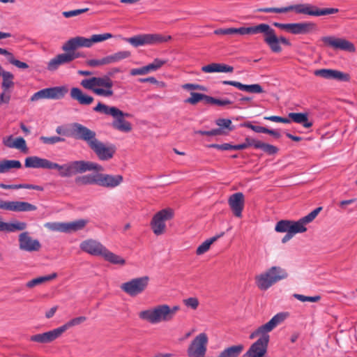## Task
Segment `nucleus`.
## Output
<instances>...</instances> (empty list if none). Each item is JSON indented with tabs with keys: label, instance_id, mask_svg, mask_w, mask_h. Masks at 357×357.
I'll return each instance as SVG.
<instances>
[{
	"label": "nucleus",
	"instance_id": "obj_1",
	"mask_svg": "<svg viewBox=\"0 0 357 357\" xmlns=\"http://www.w3.org/2000/svg\"><path fill=\"white\" fill-rule=\"evenodd\" d=\"M288 317V312L278 313L269 321L252 332L250 335V339H254L259 335H261V337L250 346L244 354V357H263L267 351L269 342L268 333L282 324Z\"/></svg>",
	"mask_w": 357,
	"mask_h": 357
},
{
	"label": "nucleus",
	"instance_id": "obj_2",
	"mask_svg": "<svg viewBox=\"0 0 357 357\" xmlns=\"http://www.w3.org/2000/svg\"><path fill=\"white\" fill-rule=\"evenodd\" d=\"M321 207H318L310 212L308 215L303 217L298 221H291L287 220H282L279 221L275 227V229L278 232H293V233H303L307 230L305 227L306 224H308L314 220L317 216L319 213L321 211Z\"/></svg>",
	"mask_w": 357,
	"mask_h": 357
},
{
	"label": "nucleus",
	"instance_id": "obj_3",
	"mask_svg": "<svg viewBox=\"0 0 357 357\" xmlns=\"http://www.w3.org/2000/svg\"><path fill=\"white\" fill-rule=\"evenodd\" d=\"M93 110L102 114L112 116L114 120L112 122V126L115 130L125 133L132 130V124L122 117L123 112L119 108L98 102Z\"/></svg>",
	"mask_w": 357,
	"mask_h": 357
},
{
	"label": "nucleus",
	"instance_id": "obj_4",
	"mask_svg": "<svg viewBox=\"0 0 357 357\" xmlns=\"http://www.w3.org/2000/svg\"><path fill=\"white\" fill-rule=\"evenodd\" d=\"M287 271L280 266H272L266 271L256 275L255 283L261 291H266L278 282L288 278Z\"/></svg>",
	"mask_w": 357,
	"mask_h": 357
},
{
	"label": "nucleus",
	"instance_id": "obj_5",
	"mask_svg": "<svg viewBox=\"0 0 357 357\" xmlns=\"http://www.w3.org/2000/svg\"><path fill=\"white\" fill-rule=\"evenodd\" d=\"M168 314L167 305L162 304L142 310L139 313V317L140 319L147 321L151 324H157L161 322L169 321L167 316Z\"/></svg>",
	"mask_w": 357,
	"mask_h": 357
},
{
	"label": "nucleus",
	"instance_id": "obj_6",
	"mask_svg": "<svg viewBox=\"0 0 357 357\" xmlns=\"http://www.w3.org/2000/svg\"><path fill=\"white\" fill-rule=\"evenodd\" d=\"M95 136L96 133L91 131V149L93 151L100 160L108 161L111 160L116 151L115 145L100 141Z\"/></svg>",
	"mask_w": 357,
	"mask_h": 357
},
{
	"label": "nucleus",
	"instance_id": "obj_7",
	"mask_svg": "<svg viewBox=\"0 0 357 357\" xmlns=\"http://www.w3.org/2000/svg\"><path fill=\"white\" fill-rule=\"evenodd\" d=\"M174 211L171 208H165L158 211L152 218L150 225L156 236L163 234L167 229L166 222L174 218Z\"/></svg>",
	"mask_w": 357,
	"mask_h": 357
},
{
	"label": "nucleus",
	"instance_id": "obj_8",
	"mask_svg": "<svg viewBox=\"0 0 357 357\" xmlns=\"http://www.w3.org/2000/svg\"><path fill=\"white\" fill-rule=\"evenodd\" d=\"M263 38L264 43L269 47L271 50L275 53H279L282 51L280 44L291 45V43L284 36L278 37L275 30L268 24H266Z\"/></svg>",
	"mask_w": 357,
	"mask_h": 357
},
{
	"label": "nucleus",
	"instance_id": "obj_9",
	"mask_svg": "<svg viewBox=\"0 0 357 357\" xmlns=\"http://www.w3.org/2000/svg\"><path fill=\"white\" fill-rule=\"evenodd\" d=\"M56 169L61 177H70L89 170V162L84 160L71 161L63 165L56 163Z\"/></svg>",
	"mask_w": 357,
	"mask_h": 357
},
{
	"label": "nucleus",
	"instance_id": "obj_10",
	"mask_svg": "<svg viewBox=\"0 0 357 357\" xmlns=\"http://www.w3.org/2000/svg\"><path fill=\"white\" fill-rule=\"evenodd\" d=\"M149 278L142 276L135 278L122 283L121 289L131 297L137 296L142 294L148 287Z\"/></svg>",
	"mask_w": 357,
	"mask_h": 357
},
{
	"label": "nucleus",
	"instance_id": "obj_11",
	"mask_svg": "<svg viewBox=\"0 0 357 357\" xmlns=\"http://www.w3.org/2000/svg\"><path fill=\"white\" fill-rule=\"evenodd\" d=\"M287 12L294 10L298 14H305L312 16H321L334 14L338 12L337 8L319 9L309 3H300L287 6Z\"/></svg>",
	"mask_w": 357,
	"mask_h": 357
},
{
	"label": "nucleus",
	"instance_id": "obj_12",
	"mask_svg": "<svg viewBox=\"0 0 357 357\" xmlns=\"http://www.w3.org/2000/svg\"><path fill=\"white\" fill-rule=\"evenodd\" d=\"M123 178L120 174H108L104 173H91V183L107 188H114L120 185Z\"/></svg>",
	"mask_w": 357,
	"mask_h": 357
},
{
	"label": "nucleus",
	"instance_id": "obj_13",
	"mask_svg": "<svg viewBox=\"0 0 357 357\" xmlns=\"http://www.w3.org/2000/svg\"><path fill=\"white\" fill-rule=\"evenodd\" d=\"M87 224V220H77L69 222H46L45 227L52 231L70 234L82 229Z\"/></svg>",
	"mask_w": 357,
	"mask_h": 357
},
{
	"label": "nucleus",
	"instance_id": "obj_14",
	"mask_svg": "<svg viewBox=\"0 0 357 357\" xmlns=\"http://www.w3.org/2000/svg\"><path fill=\"white\" fill-rule=\"evenodd\" d=\"M112 79L104 76L101 77H91V91L98 96L109 97L113 95Z\"/></svg>",
	"mask_w": 357,
	"mask_h": 357
},
{
	"label": "nucleus",
	"instance_id": "obj_15",
	"mask_svg": "<svg viewBox=\"0 0 357 357\" xmlns=\"http://www.w3.org/2000/svg\"><path fill=\"white\" fill-rule=\"evenodd\" d=\"M208 338L205 333L197 335L189 345L187 353L189 357H204L207 351Z\"/></svg>",
	"mask_w": 357,
	"mask_h": 357
},
{
	"label": "nucleus",
	"instance_id": "obj_16",
	"mask_svg": "<svg viewBox=\"0 0 357 357\" xmlns=\"http://www.w3.org/2000/svg\"><path fill=\"white\" fill-rule=\"evenodd\" d=\"M24 166L27 168H42L56 169V163L38 156H29L25 159Z\"/></svg>",
	"mask_w": 357,
	"mask_h": 357
},
{
	"label": "nucleus",
	"instance_id": "obj_17",
	"mask_svg": "<svg viewBox=\"0 0 357 357\" xmlns=\"http://www.w3.org/2000/svg\"><path fill=\"white\" fill-rule=\"evenodd\" d=\"M19 245L21 250L27 252L38 251L41 248L40 242L33 239L26 231L20 234Z\"/></svg>",
	"mask_w": 357,
	"mask_h": 357
},
{
	"label": "nucleus",
	"instance_id": "obj_18",
	"mask_svg": "<svg viewBox=\"0 0 357 357\" xmlns=\"http://www.w3.org/2000/svg\"><path fill=\"white\" fill-rule=\"evenodd\" d=\"M229 206L236 217L241 218L244 208L245 198L242 192L232 194L228 199Z\"/></svg>",
	"mask_w": 357,
	"mask_h": 357
},
{
	"label": "nucleus",
	"instance_id": "obj_19",
	"mask_svg": "<svg viewBox=\"0 0 357 357\" xmlns=\"http://www.w3.org/2000/svg\"><path fill=\"white\" fill-rule=\"evenodd\" d=\"M314 75L326 79L349 81V75L347 73L333 69H318L314 71Z\"/></svg>",
	"mask_w": 357,
	"mask_h": 357
},
{
	"label": "nucleus",
	"instance_id": "obj_20",
	"mask_svg": "<svg viewBox=\"0 0 357 357\" xmlns=\"http://www.w3.org/2000/svg\"><path fill=\"white\" fill-rule=\"evenodd\" d=\"M322 41L326 44L331 45V47L340 49L343 50H347L349 52H354L355 48L352 43L347 40L336 38L331 36L324 37Z\"/></svg>",
	"mask_w": 357,
	"mask_h": 357
},
{
	"label": "nucleus",
	"instance_id": "obj_21",
	"mask_svg": "<svg viewBox=\"0 0 357 357\" xmlns=\"http://www.w3.org/2000/svg\"><path fill=\"white\" fill-rule=\"evenodd\" d=\"M76 58L74 53H63L51 59L47 65L50 71L56 70L61 65L68 63Z\"/></svg>",
	"mask_w": 357,
	"mask_h": 357
},
{
	"label": "nucleus",
	"instance_id": "obj_22",
	"mask_svg": "<svg viewBox=\"0 0 357 357\" xmlns=\"http://www.w3.org/2000/svg\"><path fill=\"white\" fill-rule=\"evenodd\" d=\"M70 137H74L77 139H83L86 142H89V129L78 123L70 124Z\"/></svg>",
	"mask_w": 357,
	"mask_h": 357
},
{
	"label": "nucleus",
	"instance_id": "obj_23",
	"mask_svg": "<svg viewBox=\"0 0 357 357\" xmlns=\"http://www.w3.org/2000/svg\"><path fill=\"white\" fill-rule=\"evenodd\" d=\"M61 334L59 328H57L46 333L32 335L30 340L40 343H48L59 337Z\"/></svg>",
	"mask_w": 357,
	"mask_h": 357
},
{
	"label": "nucleus",
	"instance_id": "obj_24",
	"mask_svg": "<svg viewBox=\"0 0 357 357\" xmlns=\"http://www.w3.org/2000/svg\"><path fill=\"white\" fill-rule=\"evenodd\" d=\"M10 36H11V35L9 33H5V32L0 31V40L7 38ZM0 54L6 56L10 63L15 66L16 67H17L19 68L26 69L29 68V66L27 63L15 59L13 54L5 49L0 48Z\"/></svg>",
	"mask_w": 357,
	"mask_h": 357
},
{
	"label": "nucleus",
	"instance_id": "obj_25",
	"mask_svg": "<svg viewBox=\"0 0 357 357\" xmlns=\"http://www.w3.org/2000/svg\"><path fill=\"white\" fill-rule=\"evenodd\" d=\"M221 83L224 85H231L236 87L239 90L244 91L249 93H261L264 92V90L260 84H243L241 82L236 81H222Z\"/></svg>",
	"mask_w": 357,
	"mask_h": 357
},
{
	"label": "nucleus",
	"instance_id": "obj_26",
	"mask_svg": "<svg viewBox=\"0 0 357 357\" xmlns=\"http://www.w3.org/2000/svg\"><path fill=\"white\" fill-rule=\"evenodd\" d=\"M80 47H89V38L77 36L68 40L63 46L66 52L73 51Z\"/></svg>",
	"mask_w": 357,
	"mask_h": 357
},
{
	"label": "nucleus",
	"instance_id": "obj_27",
	"mask_svg": "<svg viewBox=\"0 0 357 357\" xmlns=\"http://www.w3.org/2000/svg\"><path fill=\"white\" fill-rule=\"evenodd\" d=\"M202 71L206 73H232L234 68L231 66L220 63H212L206 66L202 67Z\"/></svg>",
	"mask_w": 357,
	"mask_h": 357
},
{
	"label": "nucleus",
	"instance_id": "obj_28",
	"mask_svg": "<svg viewBox=\"0 0 357 357\" xmlns=\"http://www.w3.org/2000/svg\"><path fill=\"white\" fill-rule=\"evenodd\" d=\"M315 28V24L312 22H305L291 23L290 33L292 34H307Z\"/></svg>",
	"mask_w": 357,
	"mask_h": 357
},
{
	"label": "nucleus",
	"instance_id": "obj_29",
	"mask_svg": "<svg viewBox=\"0 0 357 357\" xmlns=\"http://www.w3.org/2000/svg\"><path fill=\"white\" fill-rule=\"evenodd\" d=\"M37 207L26 202L13 201L10 202V211L24 212L36 211Z\"/></svg>",
	"mask_w": 357,
	"mask_h": 357
},
{
	"label": "nucleus",
	"instance_id": "obj_30",
	"mask_svg": "<svg viewBox=\"0 0 357 357\" xmlns=\"http://www.w3.org/2000/svg\"><path fill=\"white\" fill-rule=\"evenodd\" d=\"M288 116L292 121L301 124L305 128H309L312 126V122L308 120V115L307 113L291 112L289 113Z\"/></svg>",
	"mask_w": 357,
	"mask_h": 357
},
{
	"label": "nucleus",
	"instance_id": "obj_31",
	"mask_svg": "<svg viewBox=\"0 0 357 357\" xmlns=\"http://www.w3.org/2000/svg\"><path fill=\"white\" fill-rule=\"evenodd\" d=\"M244 349L243 344L233 345L225 348L218 355L219 357H238Z\"/></svg>",
	"mask_w": 357,
	"mask_h": 357
},
{
	"label": "nucleus",
	"instance_id": "obj_32",
	"mask_svg": "<svg viewBox=\"0 0 357 357\" xmlns=\"http://www.w3.org/2000/svg\"><path fill=\"white\" fill-rule=\"evenodd\" d=\"M265 23L259 24L255 26H252L249 27H239L238 28V34L240 35H255V34H264V31L265 28Z\"/></svg>",
	"mask_w": 357,
	"mask_h": 357
},
{
	"label": "nucleus",
	"instance_id": "obj_33",
	"mask_svg": "<svg viewBox=\"0 0 357 357\" xmlns=\"http://www.w3.org/2000/svg\"><path fill=\"white\" fill-rule=\"evenodd\" d=\"M70 97L73 100H77L80 105H89V96L84 94L79 88L73 87L71 89Z\"/></svg>",
	"mask_w": 357,
	"mask_h": 357
},
{
	"label": "nucleus",
	"instance_id": "obj_34",
	"mask_svg": "<svg viewBox=\"0 0 357 357\" xmlns=\"http://www.w3.org/2000/svg\"><path fill=\"white\" fill-rule=\"evenodd\" d=\"M57 276L56 273H53L48 275L41 276L36 278H33L31 280L29 281L26 284V287L29 289H32L36 286L43 284L45 282H47L50 280L55 279Z\"/></svg>",
	"mask_w": 357,
	"mask_h": 357
},
{
	"label": "nucleus",
	"instance_id": "obj_35",
	"mask_svg": "<svg viewBox=\"0 0 357 357\" xmlns=\"http://www.w3.org/2000/svg\"><path fill=\"white\" fill-rule=\"evenodd\" d=\"M50 99L59 100L65 96L68 92L67 86H60L47 88Z\"/></svg>",
	"mask_w": 357,
	"mask_h": 357
},
{
	"label": "nucleus",
	"instance_id": "obj_36",
	"mask_svg": "<svg viewBox=\"0 0 357 357\" xmlns=\"http://www.w3.org/2000/svg\"><path fill=\"white\" fill-rule=\"evenodd\" d=\"M172 39L171 36H165L159 33L146 34L148 45H158L167 43Z\"/></svg>",
	"mask_w": 357,
	"mask_h": 357
},
{
	"label": "nucleus",
	"instance_id": "obj_37",
	"mask_svg": "<svg viewBox=\"0 0 357 357\" xmlns=\"http://www.w3.org/2000/svg\"><path fill=\"white\" fill-rule=\"evenodd\" d=\"M108 249L100 242L91 240V255L104 258Z\"/></svg>",
	"mask_w": 357,
	"mask_h": 357
},
{
	"label": "nucleus",
	"instance_id": "obj_38",
	"mask_svg": "<svg viewBox=\"0 0 357 357\" xmlns=\"http://www.w3.org/2000/svg\"><path fill=\"white\" fill-rule=\"evenodd\" d=\"M103 259L114 265L123 266L126 264V260L121 256L118 255L109 250Z\"/></svg>",
	"mask_w": 357,
	"mask_h": 357
},
{
	"label": "nucleus",
	"instance_id": "obj_39",
	"mask_svg": "<svg viewBox=\"0 0 357 357\" xmlns=\"http://www.w3.org/2000/svg\"><path fill=\"white\" fill-rule=\"evenodd\" d=\"M1 76L3 78L1 87L4 91H6L9 88H11L14 86V75L10 72L4 70L3 73H1Z\"/></svg>",
	"mask_w": 357,
	"mask_h": 357
},
{
	"label": "nucleus",
	"instance_id": "obj_40",
	"mask_svg": "<svg viewBox=\"0 0 357 357\" xmlns=\"http://www.w3.org/2000/svg\"><path fill=\"white\" fill-rule=\"evenodd\" d=\"M86 320V317H76V318H74L70 321H68V322H66L65 324H63V326L59 327L61 333H64L66 331H67L68 329L73 327V326H77V325H79L81 324L82 323H83L84 321H85Z\"/></svg>",
	"mask_w": 357,
	"mask_h": 357
},
{
	"label": "nucleus",
	"instance_id": "obj_41",
	"mask_svg": "<svg viewBox=\"0 0 357 357\" xmlns=\"http://www.w3.org/2000/svg\"><path fill=\"white\" fill-rule=\"evenodd\" d=\"M218 238V236H213L212 238H210L207 240H206L204 242H203L199 246H198V248H197V250H196V254L197 255H203L204 254L205 252H206L211 245Z\"/></svg>",
	"mask_w": 357,
	"mask_h": 357
},
{
	"label": "nucleus",
	"instance_id": "obj_42",
	"mask_svg": "<svg viewBox=\"0 0 357 357\" xmlns=\"http://www.w3.org/2000/svg\"><path fill=\"white\" fill-rule=\"evenodd\" d=\"M127 41L134 47L142 46L147 44L146 34L138 35L127 39Z\"/></svg>",
	"mask_w": 357,
	"mask_h": 357
},
{
	"label": "nucleus",
	"instance_id": "obj_43",
	"mask_svg": "<svg viewBox=\"0 0 357 357\" xmlns=\"http://www.w3.org/2000/svg\"><path fill=\"white\" fill-rule=\"evenodd\" d=\"M26 228V224L24 222L15 221V222L6 223V232H14L22 231Z\"/></svg>",
	"mask_w": 357,
	"mask_h": 357
},
{
	"label": "nucleus",
	"instance_id": "obj_44",
	"mask_svg": "<svg viewBox=\"0 0 357 357\" xmlns=\"http://www.w3.org/2000/svg\"><path fill=\"white\" fill-rule=\"evenodd\" d=\"M255 149H260L271 155L275 154L278 151V149L275 146L264 143L259 140H257V144H255Z\"/></svg>",
	"mask_w": 357,
	"mask_h": 357
},
{
	"label": "nucleus",
	"instance_id": "obj_45",
	"mask_svg": "<svg viewBox=\"0 0 357 357\" xmlns=\"http://www.w3.org/2000/svg\"><path fill=\"white\" fill-rule=\"evenodd\" d=\"M130 56V52L127 51H122L116 52L112 55L107 56V60L109 63H116L122 59L128 58Z\"/></svg>",
	"mask_w": 357,
	"mask_h": 357
},
{
	"label": "nucleus",
	"instance_id": "obj_46",
	"mask_svg": "<svg viewBox=\"0 0 357 357\" xmlns=\"http://www.w3.org/2000/svg\"><path fill=\"white\" fill-rule=\"evenodd\" d=\"M190 96H191L186 99L185 102L191 105H195L202 100H205L207 102V98H208V96L195 92H192Z\"/></svg>",
	"mask_w": 357,
	"mask_h": 357
},
{
	"label": "nucleus",
	"instance_id": "obj_47",
	"mask_svg": "<svg viewBox=\"0 0 357 357\" xmlns=\"http://www.w3.org/2000/svg\"><path fill=\"white\" fill-rule=\"evenodd\" d=\"M257 139L246 137L245 142L243 144H240L238 145H233L234 150H243L245 149L250 146H254L255 148V144H257Z\"/></svg>",
	"mask_w": 357,
	"mask_h": 357
},
{
	"label": "nucleus",
	"instance_id": "obj_48",
	"mask_svg": "<svg viewBox=\"0 0 357 357\" xmlns=\"http://www.w3.org/2000/svg\"><path fill=\"white\" fill-rule=\"evenodd\" d=\"M215 124L218 126L223 130L224 128L227 129L229 131L234 130L232 122L228 119H218L215 121Z\"/></svg>",
	"mask_w": 357,
	"mask_h": 357
},
{
	"label": "nucleus",
	"instance_id": "obj_49",
	"mask_svg": "<svg viewBox=\"0 0 357 357\" xmlns=\"http://www.w3.org/2000/svg\"><path fill=\"white\" fill-rule=\"evenodd\" d=\"M207 103L217 105L218 106L224 107V106L231 105L232 103V102L227 98L218 99V98H215L208 96V98H207Z\"/></svg>",
	"mask_w": 357,
	"mask_h": 357
},
{
	"label": "nucleus",
	"instance_id": "obj_50",
	"mask_svg": "<svg viewBox=\"0 0 357 357\" xmlns=\"http://www.w3.org/2000/svg\"><path fill=\"white\" fill-rule=\"evenodd\" d=\"M112 37L113 36L109 33H105L102 34H93L91 36V44L102 42Z\"/></svg>",
	"mask_w": 357,
	"mask_h": 357
},
{
	"label": "nucleus",
	"instance_id": "obj_51",
	"mask_svg": "<svg viewBox=\"0 0 357 357\" xmlns=\"http://www.w3.org/2000/svg\"><path fill=\"white\" fill-rule=\"evenodd\" d=\"M40 140L45 144H54L58 142H64L65 139L58 136L45 137L41 136Z\"/></svg>",
	"mask_w": 357,
	"mask_h": 357
},
{
	"label": "nucleus",
	"instance_id": "obj_52",
	"mask_svg": "<svg viewBox=\"0 0 357 357\" xmlns=\"http://www.w3.org/2000/svg\"><path fill=\"white\" fill-rule=\"evenodd\" d=\"M293 296L301 302L309 301L314 303L319 301L321 299V296L318 295L314 296H307L302 294H294Z\"/></svg>",
	"mask_w": 357,
	"mask_h": 357
},
{
	"label": "nucleus",
	"instance_id": "obj_53",
	"mask_svg": "<svg viewBox=\"0 0 357 357\" xmlns=\"http://www.w3.org/2000/svg\"><path fill=\"white\" fill-rule=\"evenodd\" d=\"M183 303L187 307L194 310H196L199 305V300L195 297L185 298L183 300Z\"/></svg>",
	"mask_w": 357,
	"mask_h": 357
},
{
	"label": "nucleus",
	"instance_id": "obj_54",
	"mask_svg": "<svg viewBox=\"0 0 357 357\" xmlns=\"http://www.w3.org/2000/svg\"><path fill=\"white\" fill-rule=\"evenodd\" d=\"M43 98H47L50 99L49 97V91L47 89H44L42 90L38 91V92L35 93L31 98V101H36L40 99Z\"/></svg>",
	"mask_w": 357,
	"mask_h": 357
},
{
	"label": "nucleus",
	"instance_id": "obj_55",
	"mask_svg": "<svg viewBox=\"0 0 357 357\" xmlns=\"http://www.w3.org/2000/svg\"><path fill=\"white\" fill-rule=\"evenodd\" d=\"M167 63V60L155 59L153 63L148 65L150 72L155 71Z\"/></svg>",
	"mask_w": 357,
	"mask_h": 357
},
{
	"label": "nucleus",
	"instance_id": "obj_56",
	"mask_svg": "<svg viewBox=\"0 0 357 357\" xmlns=\"http://www.w3.org/2000/svg\"><path fill=\"white\" fill-rule=\"evenodd\" d=\"M0 188L3 189H20V188H26V189H33V185L32 184H19V185H6L0 183Z\"/></svg>",
	"mask_w": 357,
	"mask_h": 357
},
{
	"label": "nucleus",
	"instance_id": "obj_57",
	"mask_svg": "<svg viewBox=\"0 0 357 357\" xmlns=\"http://www.w3.org/2000/svg\"><path fill=\"white\" fill-rule=\"evenodd\" d=\"M13 148L20 149L22 151H26V144L22 137H17L15 139L13 144L10 145Z\"/></svg>",
	"mask_w": 357,
	"mask_h": 357
},
{
	"label": "nucleus",
	"instance_id": "obj_58",
	"mask_svg": "<svg viewBox=\"0 0 357 357\" xmlns=\"http://www.w3.org/2000/svg\"><path fill=\"white\" fill-rule=\"evenodd\" d=\"M259 12L263 13H287V7H282V8H263L259 9Z\"/></svg>",
	"mask_w": 357,
	"mask_h": 357
},
{
	"label": "nucleus",
	"instance_id": "obj_59",
	"mask_svg": "<svg viewBox=\"0 0 357 357\" xmlns=\"http://www.w3.org/2000/svg\"><path fill=\"white\" fill-rule=\"evenodd\" d=\"M150 73L148 65L139 68H133L130 70V75L132 76L139 75H146Z\"/></svg>",
	"mask_w": 357,
	"mask_h": 357
},
{
	"label": "nucleus",
	"instance_id": "obj_60",
	"mask_svg": "<svg viewBox=\"0 0 357 357\" xmlns=\"http://www.w3.org/2000/svg\"><path fill=\"white\" fill-rule=\"evenodd\" d=\"M89 9L87 8H83V9H77V10H70V11H65V12L63 13V15L65 17L68 18V17L77 16V15H78L79 14L85 13Z\"/></svg>",
	"mask_w": 357,
	"mask_h": 357
},
{
	"label": "nucleus",
	"instance_id": "obj_61",
	"mask_svg": "<svg viewBox=\"0 0 357 357\" xmlns=\"http://www.w3.org/2000/svg\"><path fill=\"white\" fill-rule=\"evenodd\" d=\"M208 147L217 149L218 150L222 151L234 150V146L227 143L222 144H212L208 145Z\"/></svg>",
	"mask_w": 357,
	"mask_h": 357
},
{
	"label": "nucleus",
	"instance_id": "obj_62",
	"mask_svg": "<svg viewBox=\"0 0 357 357\" xmlns=\"http://www.w3.org/2000/svg\"><path fill=\"white\" fill-rule=\"evenodd\" d=\"M8 170L13 168L20 169L22 167V164L19 160H3Z\"/></svg>",
	"mask_w": 357,
	"mask_h": 357
},
{
	"label": "nucleus",
	"instance_id": "obj_63",
	"mask_svg": "<svg viewBox=\"0 0 357 357\" xmlns=\"http://www.w3.org/2000/svg\"><path fill=\"white\" fill-rule=\"evenodd\" d=\"M244 126L246 128H250L252 130H253V131H255V132H257V133H265V132H266V128H264V127H262V126H254V125H252L250 122L245 123L244 124Z\"/></svg>",
	"mask_w": 357,
	"mask_h": 357
},
{
	"label": "nucleus",
	"instance_id": "obj_64",
	"mask_svg": "<svg viewBox=\"0 0 357 357\" xmlns=\"http://www.w3.org/2000/svg\"><path fill=\"white\" fill-rule=\"evenodd\" d=\"M107 59V56H105L101 59H91V67H97L109 64Z\"/></svg>",
	"mask_w": 357,
	"mask_h": 357
}]
</instances>
